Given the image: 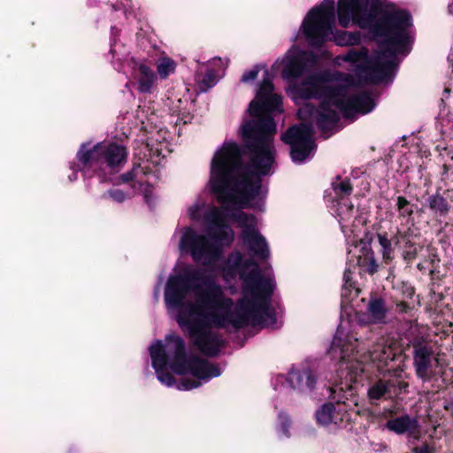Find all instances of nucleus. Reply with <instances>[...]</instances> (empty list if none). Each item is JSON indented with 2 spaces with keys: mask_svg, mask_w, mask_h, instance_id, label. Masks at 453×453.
I'll list each match as a JSON object with an SVG mask.
<instances>
[{
  "mask_svg": "<svg viewBox=\"0 0 453 453\" xmlns=\"http://www.w3.org/2000/svg\"><path fill=\"white\" fill-rule=\"evenodd\" d=\"M280 106L281 97L273 92L271 81L265 79L256 99L250 104L251 119L241 128L250 158L248 169L242 166L241 150L236 143L224 142L215 152L211 162L209 185L221 207L197 200L188 208V216L193 220L202 219L209 235L185 227L179 243L181 253L189 255L194 262L211 265L219 259L222 246L229 245L234 240V232L229 226L231 219L242 228L240 238L249 252L259 260L269 257L268 244L257 229V219L241 208L260 197V176L271 173L275 155L273 115L281 111Z\"/></svg>",
  "mask_w": 453,
  "mask_h": 453,
  "instance_id": "f257e3e1",
  "label": "nucleus"
},
{
  "mask_svg": "<svg viewBox=\"0 0 453 453\" xmlns=\"http://www.w3.org/2000/svg\"><path fill=\"white\" fill-rule=\"evenodd\" d=\"M222 273L242 280V297L234 303L226 296L216 277L205 270L188 266L168 279L165 290L166 306L176 311V320L194 347L208 357H215L224 344L217 329H240L246 326H271L275 312L270 301L274 280L263 275L251 258L239 251L231 253Z\"/></svg>",
  "mask_w": 453,
  "mask_h": 453,
  "instance_id": "f03ea898",
  "label": "nucleus"
},
{
  "mask_svg": "<svg viewBox=\"0 0 453 453\" xmlns=\"http://www.w3.org/2000/svg\"><path fill=\"white\" fill-rule=\"evenodd\" d=\"M347 75L346 84L339 85L326 79L321 73L309 75L301 84L292 88L296 98H316L320 101L319 107L308 103L298 111L299 126L290 127L282 140L291 146V157L296 163H303L315 150L313 123L324 133L334 129L340 114L346 118L356 113L365 114L372 111L374 103L371 95L354 84Z\"/></svg>",
  "mask_w": 453,
  "mask_h": 453,
  "instance_id": "7ed1b4c3",
  "label": "nucleus"
},
{
  "mask_svg": "<svg viewBox=\"0 0 453 453\" xmlns=\"http://www.w3.org/2000/svg\"><path fill=\"white\" fill-rule=\"evenodd\" d=\"M411 18L404 11L388 13L375 27V33L383 37L378 50L372 56L365 48L351 49L342 59L354 64L357 75L366 82L378 83L389 79L398 65V55L411 51Z\"/></svg>",
  "mask_w": 453,
  "mask_h": 453,
  "instance_id": "20e7f679",
  "label": "nucleus"
},
{
  "mask_svg": "<svg viewBox=\"0 0 453 453\" xmlns=\"http://www.w3.org/2000/svg\"><path fill=\"white\" fill-rule=\"evenodd\" d=\"M150 353L158 380L167 387L175 384V380L168 372L167 366L177 374L190 373L194 377L182 379L177 384V388L180 390L198 388L203 382H207L221 374L217 365L194 355L188 356L184 340L177 335H167L165 345L161 341L155 342L150 347Z\"/></svg>",
  "mask_w": 453,
  "mask_h": 453,
  "instance_id": "39448f33",
  "label": "nucleus"
},
{
  "mask_svg": "<svg viewBox=\"0 0 453 453\" xmlns=\"http://www.w3.org/2000/svg\"><path fill=\"white\" fill-rule=\"evenodd\" d=\"M357 339L342 338L336 335L328 350L329 355L334 359H339V370L341 378L345 382H341L340 386L335 385L329 388L331 396L334 399L341 398L334 395L338 391H343L344 387L351 390V383L357 381V379L365 371V364L372 363L377 369L383 372L384 367L388 366L399 353L397 342L389 335H381L377 338L368 349L361 352L357 349Z\"/></svg>",
  "mask_w": 453,
  "mask_h": 453,
  "instance_id": "423d86ee",
  "label": "nucleus"
},
{
  "mask_svg": "<svg viewBox=\"0 0 453 453\" xmlns=\"http://www.w3.org/2000/svg\"><path fill=\"white\" fill-rule=\"evenodd\" d=\"M334 0H324L307 13L295 41L303 38L311 47H320L327 41H334L340 46L359 42L360 33L339 31L334 27Z\"/></svg>",
  "mask_w": 453,
  "mask_h": 453,
  "instance_id": "0eeeda50",
  "label": "nucleus"
},
{
  "mask_svg": "<svg viewBox=\"0 0 453 453\" xmlns=\"http://www.w3.org/2000/svg\"><path fill=\"white\" fill-rule=\"evenodd\" d=\"M83 143L77 152V158L81 165V171L90 176L92 173H104L106 168L116 170L127 160L126 148L115 142H98L92 149Z\"/></svg>",
  "mask_w": 453,
  "mask_h": 453,
  "instance_id": "6e6552de",
  "label": "nucleus"
},
{
  "mask_svg": "<svg viewBox=\"0 0 453 453\" xmlns=\"http://www.w3.org/2000/svg\"><path fill=\"white\" fill-rule=\"evenodd\" d=\"M379 0H339L338 20L342 27L351 23L361 28L369 27L373 20L372 12L377 7Z\"/></svg>",
  "mask_w": 453,
  "mask_h": 453,
  "instance_id": "1a4fd4ad",
  "label": "nucleus"
},
{
  "mask_svg": "<svg viewBox=\"0 0 453 453\" xmlns=\"http://www.w3.org/2000/svg\"><path fill=\"white\" fill-rule=\"evenodd\" d=\"M316 65L317 58L313 53L301 50L296 46H293L280 60L274 64L273 67H281L283 79L293 81L309 73Z\"/></svg>",
  "mask_w": 453,
  "mask_h": 453,
  "instance_id": "9d476101",
  "label": "nucleus"
},
{
  "mask_svg": "<svg viewBox=\"0 0 453 453\" xmlns=\"http://www.w3.org/2000/svg\"><path fill=\"white\" fill-rule=\"evenodd\" d=\"M411 344L416 374L423 381H429L437 374L436 369L440 365L434 345L419 337L415 338Z\"/></svg>",
  "mask_w": 453,
  "mask_h": 453,
  "instance_id": "9b49d317",
  "label": "nucleus"
},
{
  "mask_svg": "<svg viewBox=\"0 0 453 453\" xmlns=\"http://www.w3.org/2000/svg\"><path fill=\"white\" fill-rule=\"evenodd\" d=\"M357 234H354L353 238L348 236V242H352V247L349 248L348 250V260L349 263H353L356 258V264L361 267H366L370 273L376 271V264L373 258V253L372 251L371 244L365 239L356 240Z\"/></svg>",
  "mask_w": 453,
  "mask_h": 453,
  "instance_id": "f8f14e48",
  "label": "nucleus"
},
{
  "mask_svg": "<svg viewBox=\"0 0 453 453\" xmlns=\"http://www.w3.org/2000/svg\"><path fill=\"white\" fill-rule=\"evenodd\" d=\"M123 182L132 181L133 188L141 191L148 198L150 187L157 180V176L150 170L148 164L134 165L133 169L121 176Z\"/></svg>",
  "mask_w": 453,
  "mask_h": 453,
  "instance_id": "ddd939ff",
  "label": "nucleus"
},
{
  "mask_svg": "<svg viewBox=\"0 0 453 453\" xmlns=\"http://www.w3.org/2000/svg\"><path fill=\"white\" fill-rule=\"evenodd\" d=\"M389 311L385 300L373 297L369 300L366 311L360 313L357 319L361 325H386L389 321Z\"/></svg>",
  "mask_w": 453,
  "mask_h": 453,
  "instance_id": "4468645a",
  "label": "nucleus"
},
{
  "mask_svg": "<svg viewBox=\"0 0 453 453\" xmlns=\"http://www.w3.org/2000/svg\"><path fill=\"white\" fill-rule=\"evenodd\" d=\"M278 382L286 384V386L297 389L301 392H310L313 390L316 383V375L310 369L292 370L287 377L279 375L276 378ZM285 387V385H283Z\"/></svg>",
  "mask_w": 453,
  "mask_h": 453,
  "instance_id": "2eb2a0df",
  "label": "nucleus"
},
{
  "mask_svg": "<svg viewBox=\"0 0 453 453\" xmlns=\"http://www.w3.org/2000/svg\"><path fill=\"white\" fill-rule=\"evenodd\" d=\"M407 386V383L401 381L396 377L388 380L380 379L369 388L368 397L372 401L392 398L405 389Z\"/></svg>",
  "mask_w": 453,
  "mask_h": 453,
  "instance_id": "dca6fc26",
  "label": "nucleus"
},
{
  "mask_svg": "<svg viewBox=\"0 0 453 453\" xmlns=\"http://www.w3.org/2000/svg\"><path fill=\"white\" fill-rule=\"evenodd\" d=\"M317 423L320 426H329L334 424L337 426H343L345 420L349 418L344 404L326 403L323 404L315 413Z\"/></svg>",
  "mask_w": 453,
  "mask_h": 453,
  "instance_id": "f3484780",
  "label": "nucleus"
},
{
  "mask_svg": "<svg viewBox=\"0 0 453 453\" xmlns=\"http://www.w3.org/2000/svg\"><path fill=\"white\" fill-rule=\"evenodd\" d=\"M413 234L410 227L406 230L397 228L394 234L395 246H398L403 250V258L404 261L410 263L418 257V255L423 250V245L416 243L413 241Z\"/></svg>",
  "mask_w": 453,
  "mask_h": 453,
  "instance_id": "a211bd4d",
  "label": "nucleus"
},
{
  "mask_svg": "<svg viewBox=\"0 0 453 453\" xmlns=\"http://www.w3.org/2000/svg\"><path fill=\"white\" fill-rule=\"evenodd\" d=\"M134 79L141 93H151L157 80V75L144 63H137L134 66Z\"/></svg>",
  "mask_w": 453,
  "mask_h": 453,
  "instance_id": "6ab92c4d",
  "label": "nucleus"
},
{
  "mask_svg": "<svg viewBox=\"0 0 453 453\" xmlns=\"http://www.w3.org/2000/svg\"><path fill=\"white\" fill-rule=\"evenodd\" d=\"M387 427L395 434H407L409 436L414 439H418L420 434L418 420L416 418H411L408 415H403L389 419L387 422Z\"/></svg>",
  "mask_w": 453,
  "mask_h": 453,
  "instance_id": "aec40b11",
  "label": "nucleus"
},
{
  "mask_svg": "<svg viewBox=\"0 0 453 453\" xmlns=\"http://www.w3.org/2000/svg\"><path fill=\"white\" fill-rule=\"evenodd\" d=\"M335 212L342 232L345 234H347L348 231L354 234L355 230L351 228L355 226L354 224H349L354 219V206L348 198L341 197L337 202Z\"/></svg>",
  "mask_w": 453,
  "mask_h": 453,
  "instance_id": "412c9836",
  "label": "nucleus"
},
{
  "mask_svg": "<svg viewBox=\"0 0 453 453\" xmlns=\"http://www.w3.org/2000/svg\"><path fill=\"white\" fill-rule=\"evenodd\" d=\"M395 208L401 225H409L414 212V205L404 196H399L396 197Z\"/></svg>",
  "mask_w": 453,
  "mask_h": 453,
  "instance_id": "4be33fe9",
  "label": "nucleus"
},
{
  "mask_svg": "<svg viewBox=\"0 0 453 453\" xmlns=\"http://www.w3.org/2000/svg\"><path fill=\"white\" fill-rule=\"evenodd\" d=\"M175 68V62L168 57L163 56L157 61V75L162 80L166 79L171 73H174Z\"/></svg>",
  "mask_w": 453,
  "mask_h": 453,
  "instance_id": "5701e85b",
  "label": "nucleus"
},
{
  "mask_svg": "<svg viewBox=\"0 0 453 453\" xmlns=\"http://www.w3.org/2000/svg\"><path fill=\"white\" fill-rule=\"evenodd\" d=\"M352 272L350 268H347L343 273V287L342 296L343 298L358 296V288H356L355 282L352 280Z\"/></svg>",
  "mask_w": 453,
  "mask_h": 453,
  "instance_id": "b1692460",
  "label": "nucleus"
},
{
  "mask_svg": "<svg viewBox=\"0 0 453 453\" xmlns=\"http://www.w3.org/2000/svg\"><path fill=\"white\" fill-rule=\"evenodd\" d=\"M378 241L382 250L383 259L386 261H390L393 259V251H394V236L392 238H388L386 234H378Z\"/></svg>",
  "mask_w": 453,
  "mask_h": 453,
  "instance_id": "393cba45",
  "label": "nucleus"
},
{
  "mask_svg": "<svg viewBox=\"0 0 453 453\" xmlns=\"http://www.w3.org/2000/svg\"><path fill=\"white\" fill-rule=\"evenodd\" d=\"M428 204L432 211L439 212L441 215L447 214L449 209L445 198L440 195H434L429 196Z\"/></svg>",
  "mask_w": 453,
  "mask_h": 453,
  "instance_id": "a878e982",
  "label": "nucleus"
},
{
  "mask_svg": "<svg viewBox=\"0 0 453 453\" xmlns=\"http://www.w3.org/2000/svg\"><path fill=\"white\" fill-rule=\"evenodd\" d=\"M217 82V75L214 70H208L203 78L198 79V87L200 91L205 92L212 88Z\"/></svg>",
  "mask_w": 453,
  "mask_h": 453,
  "instance_id": "bb28decb",
  "label": "nucleus"
},
{
  "mask_svg": "<svg viewBox=\"0 0 453 453\" xmlns=\"http://www.w3.org/2000/svg\"><path fill=\"white\" fill-rule=\"evenodd\" d=\"M333 188L337 196H349L352 191V187L349 180H341L340 178L332 183Z\"/></svg>",
  "mask_w": 453,
  "mask_h": 453,
  "instance_id": "cd10ccee",
  "label": "nucleus"
},
{
  "mask_svg": "<svg viewBox=\"0 0 453 453\" xmlns=\"http://www.w3.org/2000/svg\"><path fill=\"white\" fill-rule=\"evenodd\" d=\"M259 69L257 66H256L253 69L250 70L249 72L244 73L243 75L242 76L241 81L242 82L251 81L257 77Z\"/></svg>",
  "mask_w": 453,
  "mask_h": 453,
  "instance_id": "c85d7f7f",
  "label": "nucleus"
},
{
  "mask_svg": "<svg viewBox=\"0 0 453 453\" xmlns=\"http://www.w3.org/2000/svg\"><path fill=\"white\" fill-rule=\"evenodd\" d=\"M108 194L111 198L118 203H121L126 199L125 193L119 189L110 190Z\"/></svg>",
  "mask_w": 453,
  "mask_h": 453,
  "instance_id": "c756f323",
  "label": "nucleus"
},
{
  "mask_svg": "<svg viewBox=\"0 0 453 453\" xmlns=\"http://www.w3.org/2000/svg\"><path fill=\"white\" fill-rule=\"evenodd\" d=\"M280 419V429L282 431V433L284 434V435L286 436H288V418L286 415H283V414H280L279 416Z\"/></svg>",
  "mask_w": 453,
  "mask_h": 453,
  "instance_id": "7c9ffc66",
  "label": "nucleus"
},
{
  "mask_svg": "<svg viewBox=\"0 0 453 453\" xmlns=\"http://www.w3.org/2000/svg\"><path fill=\"white\" fill-rule=\"evenodd\" d=\"M417 453H431V451L428 449V447H422V448L417 449Z\"/></svg>",
  "mask_w": 453,
  "mask_h": 453,
  "instance_id": "2f4dec72",
  "label": "nucleus"
},
{
  "mask_svg": "<svg viewBox=\"0 0 453 453\" xmlns=\"http://www.w3.org/2000/svg\"><path fill=\"white\" fill-rule=\"evenodd\" d=\"M445 409L451 412L453 415V402L449 403L447 405H445Z\"/></svg>",
  "mask_w": 453,
  "mask_h": 453,
  "instance_id": "473e14b6",
  "label": "nucleus"
},
{
  "mask_svg": "<svg viewBox=\"0 0 453 453\" xmlns=\"http://www.w3.org/2000/svg\"><path fill=\"white\" fill-rule=\"evenodd\" d=\"M73 171H74V173H73V175L69 177L70 180H74L77 179V172L74 169H73Z\"/></svg>",
  "mask_w": 453,
  "mask_h": 453,
  "instance_id": "72a5a7b5",
  "label": "nucleus"
},
{
  "mask_svg": "<svg viewBox=\"0 0 453 453\" xmlns=\"http://www.w3.org/2000/svg\"><path fill=\"white\" fill-rule=\"evenodd\" d=\"M448 10L449 12L453 15V3L449 5Z\"/></svg>",
  "mask_w": 453,
  "mask_h": 453,
  "instance_id": "f704fd0d",
  "label": "nucleus"
},
{
  "mask_svg": "<svg viewBox=\"0 0 453 453\" xmlns=\"http://www.w3.org/2000/svg\"><path fill=\"white\" fill-rule=\"evenodd\" d=\"M449 58L452 64V71H453V51L450 53V55L449 56Z\"/></svg>",
  "mask_w": 453,
  "mask_h": 453,
  "instance_id": "c9c22d12",
  "label": "nucleus"
},
{
  "mask_svg": "<svg viewBox=\"0 0 453 453\" xmlns=\"http://www.w3.org/2000/svg\"><path fill=\"white\" fill-rule=\"evenodd\" d=\"M444 93H445V94H449V89L448 88H446L444 89Z\"/></svg>",
  "mask_w": 453,
  "mask_h": 453,
  "instance_id": "e433bc0d",
  "label": "nucleus"
},
{
  "mask_svg": "<svg viewBox=\"0 0 453 453\" xmlns=\"http://www.w3.org/2000/svg\"><path fill=\"white\" fill-rule=\"evenodd\" d=\"M220 58H218V59H214V62H220Z\"/></svg>",
  "mask_w": 453,
  "mask_h": 453,
  "instance_id": "4c0bfd02",
  "label": "nucleus"
},
{
  "mask_svg": "<svg viewBox=\"0 0 453 453\" xmlns=\"http://www.w3.org/2000/svg\"><path fill=\"white\" fill-rule=\"evenodd\" d=\"M451 160L453 161V155L451 156Z\"/></svg>",
  "mask_w": 453,
  "mask_h": 453,
  "instance_id": "58836bf2",
  "label": "nucleus"
}]
</instances>
